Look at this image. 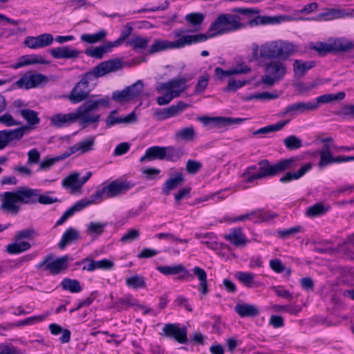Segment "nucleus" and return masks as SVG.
Instances as JSON below:
<instances>
[{"label": "nucleus", "instance_id": "1", "mask_svg": "<svg viewBox=\"0 0 354 354\" xmlns=\"http://www.w3.org/2000/svg\"><path fill=\"white\" fill-rule=\"evenodd\" d=\"M234 14L222 13L212 21L207 33L191 35L194 44L208 39L241 30L247 26L276 24L281 21L280 17L259 16V10L253 8H235Z\"/></svg>", "mask_w": 354, "mask_h": 354}, {"label": "nucleus", "instance_id": "2", "mask_svg": "<svg viewBox=\"0 0 354 354\" xmlns=\"http://www.w3.org/2000/svg\"><path fill=\"white\" fill-rule=\"evenodd\" d=\"M299 160L298 156H292L270 164L268 160L263 159L256 165L248 167L241 176L245 183H253L256 180L273 177L285 171L295 169L299 166Z\"/></svg>", "mask_w": 354, "mask_h": 354}, {"label": "nucleus", "instance_id": "3", "mask_svg": "<svg viewBox=\"0 0 354 354\" xmlns=\"http://www.w3.org/2000/svg\"><path fill=\"white\" fill-rule=\"evenodd\" d=\"M252 49V55L256 60L280 59H287L295 51V45L289 41L277 40L266 42Z\"/></svg>", "mask_w": 354, "mask_h": 354}, {"label": "nucleus", "instance_id": "4", "mask_svg": "<svg viewBox=\"0 0 354 354\" xmlns=\"http://www.w3.org/2000/svg\"><path fill=\"white\" fill-rule=\"evenodd\" d=\"M191 77L186 75L173 78L166 82H160L156 87L158 93H162L167 92L163 95L156 98V102L160 106L169 104V102L176 97H178L182 93L185 92L188 86L187 83Z\"/></svg>", "mask_w": 354, "mask_h": 354}, {"label": "nucleus", "instance_id": "5", "mask_svg": "<svg viewBox=\"0 0 354 354\" xmlns=\"http://www.w3.org/2000/svg\"><path fill=\"white\" fill-rule=\"evenodd\" d=\"M187 31L183 28L175 29L173 31V34L175 37L178 39L174 41L165 39H156L148 50L149 54H154L168 49L182 48L185 46L193 44V39L191 35L183 36V34Z\"/></svg>", "mask_w": 354, "mask_h": 354}, {"label": "nucleus", "instance_id": "6", "mask_svg": "<svg viewBox=\"0 0 354 354\" xmlns=\"http://www.w3.org/2000/svg\"><path fill=\"white\" fill-rule=\"evenodd\" d=\"M312 48L321 56L328 53L347 52L354 48V42L344 37L329 38L327 42H317Z\"/></svg>", "mask_w": 354, "mask_h": 354}, {"label": "nucleus", "instance_id": "7", "mask_svg": "<svg viewBox=\"0 0 354 354\" xmlns=\"http://www.w3.org/2000/svg\"><path fill=\"white\" fill-rule=\"evenodd\" d=\"M77 120H80V124L83 127H86L89 125V122L97 121L96 118H87L84 115L82 111L80 110L79 106L75 113L67 114L57 113L53 115L50 118V124L55 128H63L75 123Z\"/></svg>", "mask_w": 354, "mask_h": 354}, {"label": "nucleus", "instance_id": "8", "mask_svg": "<svg viewBox=\"0 0 354 354\" xmlns=\"http://www.w3.org/2000/svg\"><path fill=\"white\" fill-rule=\"evenodd\" d=\"M287 73L286 65L280 60L270 61L266 65L265 75L261 78L263 84L272 86L283 79Z\"/></svg>", "mask_w": 354, "mask_h": 354}, {"label": "nucleus", "instance_id": "9", "mask_svg": "<svg viewBox=\"0 0 354 354\" xmlns=\"http://www.w3.org/2000/svg\"><path fill=\"white\" fill-rule=\"evenodd\" d=\"M130 182L113 180L108 185L97 189L95 192L100 201L104 198H111L125 194L133 187Z\"/></svg>", "mask_w": 354, "mask_h": 354}, {"label": "nucleus", "instance_id": "10", "mask_svg": "<svg viewBox=\"0 0 354 354\" xmlns=\"http://www.w3.org/2000/svg\"><path fill=\"white\" fill-rule=\"evenodd\" d=\"M53 255L49 254L46 255L44 259L40 262L37 266V268H44L45 270H48L53 275H57L68 269V263L73 260V258L69 255H64L56 259H53Z\"/></svg>", "mask_w": 354, "mask_h": 354}, {"label": "nucleus", "instance_id": "11", "mask_svg": "<svg viewBox=\"0 0 354 354\" xmlns=\"http://www.w3.org/2000/svg\"><path fill=\"white\" fill-rule=\"evenodd\" d=\"M96 77L92 71L86 73L82 78L78 82L71 90L68 99L73 103L77 104L86 100L88 97L90 89L88 88L89 81L93 80Z\"/></svg>", "mask_w": 354, "mask_h": 354}, {"label": "nucleus", "instance_id": "12", "mask_svg": "<svg viewBox=\"0 0 354 354\" xmlns=\"http://www.w3.org/2000/svg\"><path fill=\"white\" fill-rule=\"evenodd\" d=\"M0 211L4 214L16 216L21 210V207L18 205L19 200L15 191L6 192L1 194Z\"/></svg>", "mask_w": 354, "mask_h": 354}, {"label": "nucleus", "instance_id": "13", "mask_svg": "<svg viewBox=\"0 0 354 354\" xmlns=\"http://www.w3.org/2000/svg\"><path fill=\"white\" fill-rule=\"evenodd\" d=\"M245 119L240 118H230V117H209L203 116L199 117L198 120L201 122L203 125L208 126L211 128L221 129L225 128L233 124H238L244 121Z\"/></svg>", "mask_w": 354, "mask_h": 354}, {"label": "nucleus", "instance_id": "14", "mask_svg": "<svg viewBox=\"0 0 354 354\" xmlns=\"http://www.w3.org/2000/svg\"><path fill=\"white\" fill-rule=\"evenodd\" d=\"M109 97L106 95L97 100H88L80 106V110L82 111L84 115L87 118H94L97 119L95 122H89V124H95V128L97 127L100 120V114H90V112L97 111L100 106L108 107L109 105Z\"/></svg>", "mask_w": 354, "mask_h": 354}, {"label": "nucleus", "instance_id": "15", "mask_svg": "<svg viewBox=\"0 0 354 354\" xmlns=\"http://www.w3.org/2000/svg\"><path fill=\"white\" fill-rule=\"evenodd\" d=\"M47 81L48 78L44 75L29 71L15 82L12 86L28 90L37 87L43 82H46Z\"/></svg>", "mask_w": 354, "mask_h": 354}, {"label": "nucleus", "instance_id": "16", "mask_svg": "<svg viewBox=\"0 0 354 354\" xmlns=\"http://www.w3.org/2000/svg\"><path fill=\"white\" fill-rule=\"evenodd\" d=\"M161 335L172 338L179 344H187L188 342L187 328H180L178 324H166L162 328Z\"/></svg>", "mask_w": 354, "mask_h": 354}, {"label": "nucleus", "instance_id": "17", "mask_svg": "<svg viewBox=\"0 0 354 354\" xmlns=\"http://www.w3.org/2000/svg\"><path fill=\"white\" fill-rule=\"evenodd\" d=\"M123 67V62L119 58L111 59L104 61L97 65L91 71L94 75L97 77H102L107 73L117 71Z\"/></svg>", "mask_w": 354, "mask_h": 354}, {"label": "nucleus", "instance_id": "18", "mask_svg": "<svg viewBox=\"0 0 354 354\" xmlns=\"http://www.w3.org/2000/svg\"><path fill=\"white\" fill-rule=\"evenodd\" d=\"M28 129V126H21L15 129L0 131V150L5 149L12 141L21 138Z\"/></svg>", "mask_w": 354, "mask_h": 354}, {"label": "nucleus", "instance_id": "19", "mask_svg": "<svg viewBox=\"0 0 354 354\" xmlns=\"http://www.w3.org/2000/svg\"><path fill=\"white\" fill-rule=\"evenodd\" d=\"M189 104L183 101H178L176 104H173L167 108L157 109L154 111V116L158 120H165L173 118L185 111Z\"/></svg>", "mask_w": 354, "mask_h": 354}, {"label": "nucleus", "instance_id": "20", "mask_svg": "<svg viewBox=\"0 0 354 354\" xmlns=\"http://www.w3.org/2000/svg\"><path fill=\"white\" fill-rule=\"evenodd\" d=\"M156 270L161 274L170 276L178 275V280H188L192 278L190 272L186 269L183 264H178L174 266H158Z\"/></svg>", "mask_w": 354, "mask_h": 354}, {"label": "nucleus", "instance_id": "21", "mask_svg": "<svg viewBox=\"0 0 354 354\" xmlns=\"http://www.w3.org/2000/svg\"><path fill=\"white\" fill-rule=\"evenodd\" d=\"M315 105H313L312 101L307 102H297L295 103L288 105L281 112V115L295 116L304 113L310 112L315 110Z\"/></svg>", "mask_w": 354, "mask_h": 354}, {"label": "nucleus", "instance_id": "22", "mask_svg": "<svg viewBox=\"0 0 354 354\" xmlns=\"http://www.w3.org/2000/svg\"><path fill=\"white\" fill-rule=\"evenodd\" d=\"M54 40L53 36L50 33H43L37 37L29 36L25 39L26 46L32 48H41L50 45Z\"/></svg>", "mask_w": 354, "mask_h": 354}, {"label": "nucleus", "instance_id": "23", "mask_svg": "<svg viewBox=\"0 0 354 354\" xmlns=\"http://www.w3.org/2000/svg\"><path fill=\"white\" fill-rule=\"evenodd\" d=\"M50 55L55 59H76L79 57L81 52L71 47L70 46H63L50 49Z\"/></svg>", "mask_w": 354, "mask_h": 354}, {"label": "nucleus", "instance_id": "24", "mask_svg": "<svg viewBox=\"0 0 354 354\" xmlns=\"http://www.w3.org/2000/svg\"><path fill=\"white\" fill-rule=\"evenodd\" d=\"M15 192L19 203L27 205L37 203L39 189L21 187L17 189Z\"/></svg>", "mask_w": 354, "mask_h": 354}, {"label": "nucleus", "instance_id": "25", "mask_svg": "<svg viewBox=\"0 0 354 354\" xmlns=\"http://www.w3.org/2000/svg\"><path fill=\"white\" fill-rule=\"evenodd\" d=\"M94 143L95 138L92 136L70 147L64 152L67 158L77 151H80L81 153H86L93 149Z\"/></svg>", "mask_w": 354, "mask_h": 354}, {"label": "nucleus", "instance_id": "26", "mask_svg": "<svg viewBox=\"0 0 354 354\" xmlns=\"http://www.w3.org/2000/svg\"><path fill=\"white\" fill-rule=\"evenodd\" d=\"M224 239L236 247H243L248 242L241 227L232 229L228 234L223 236Z\"/></svg>", "mask_w": 354, "mask_h": 354}, {"label": "nucleus", "instance_id": "27", "mask_svg": "<svg viewBox=\"0 0 354 354\" xmlns=\"http://www.w3.org/2000/svg\"><path fill=\"white\" fill-rule=\"evenodd\" d=\"M235 277L248 288H259L263 285L261 281L255 280V274L252 272H237Z\"/></svg>", "mask_w": 354, "mask_h": 354}, {"label": "nucleus", "instance_id": "28", "mask_svg": "<svg viewBox=\"0 0 354 354\" xmlns=\"http://www.w3.org/2000/svg\"><path fill=\"white\" fill-rule=\"evenodd\" d=\"M49 63V61L45 59L39 55H24L21 57L19 60L12 65V68L17 69L30 64H48Z\"/></svg>", "mask_w": 354, "mask_h": 354}, {"label": "nucleus", "instance_id": "29", "mask_svg": "<svg viewBox=\"0 0 354 354\" xmlns=\"http://www.w3.org/2000/svg\"><path fill=\"white\" fill-rule=\"evenodd\" d=\"M312 163L307 162L302 165L297 171L292 172L288 171L283 176H282L279 181L282 183H287L292 180H298L302 176H304L307 172L311 170L312 169Z\"/></svg>", "mask_w": 354, "mask_h": 354}, {"label": "nucleus", "instance_id": "30", "mask_svg": "<svg viewBox=\"0 0 354 354\" xmlns=\"http://www.w3.org/2000/svg\"><path fill=\"white\" fill-rule=\"evenodd\" d=\"M166 156L165 147L153 146L149 147L143 156L140 158V162L145 160H164Z\"/></svg>", "mask_w": 354, "mask_h": 354}, {"label": "nucleus", "instance_id": "31", "mask_svg": "<svg viewBox=\"0 0 354 354\" xmlns=\"http://www.w3.org/2000/svg\"><path fill=\"white\" fill-rule=\"evenodd\" d=\"M251 71L248 66H237L229 70H223L221 67H216L214 70L215 75L218 80H223L234 74H246Z\"/></svg>", "mask_w": 354, "mask_h": 354}, {"label": "nucleus", "instance_id": "32", "mask_svg": "<svg viewBox=\"0 0 354 354\" xmlns=\"http://www.w3.org/2000/svg\"><path fill=\"white\" fill-rule=\"evenodd\" d=\"M185 180L181 173H177L174 177L168 178L162 186V193L165 196H169L171 190L178 187Z\"/></svg>", "mask_w": 354, "mask_h": 354}, {"label": "nucleus", "instance_id": "33", "mask_svg": "<svg viewBox=\"0 0 354 354\" xmlns=\"http://www.w3.org/2000/svg\"><path fill=\"white\" fill-rule=\"evenodd\" d=\"M80 232L77 230L70 227L62 234L60 241L58 243V247L61 250H64L66 245L77 241L80 239Z\"/></svg>", "mask_w": 354, "mask_h": 354}, {"label": "nucleus", "instance_id": "34", "mask_svg": "<svg viewBox=\"0 0 354 354\" xmlns=\"http://www.w3.org/2000/svg\"><path fill=\"white\" fill-rule=\"evenodd\" d=\"M136 306H138V300L135 299L131 295H127L113 302V308H115L118 312H122L130 307Z\"/></svg>", "mask_w": 354, "mask_h": 354}, {"label": "nucleus", "instance_id": "35", "mask_svg": "<svg viewBox=\"0 0 354 354\" xmlns=\"http://www.w3.org/2000/svg\"><path fill=\"white\" fill-rule=\"evenodd\" d=\"M234 310L241 317H254L260 313L255 305L248 304H237Z\"/></svg>", "mask_w": 354, "mask_h": 354}, {"label": "nucleus", "instance_id": "36", "mask_svg": "<svg viewBox=\"0 0 354 354\" xmlns=\"http://www.w3.org/2000/svg\"><path fill=\"white\" fill-rule=\"evenodd\" d=\"M98 202H100V201L97 196L96 192H95V193L92 194L88 198H83L77 201L68 209L71 210V213L74 214L76 212H80L84 208Z\"/></svg>", "mask_w": 354, "mask_h": 354}, {"label": "nucleus", "instance_id": "37", "mask_svg": "<svg viewBox=\"0 0 354 354\" xmlns=\"http://www.w3.org/2000/svg\"><path fill=\"white\" fill-rule=\"evenodd\" d=\"M315 66V62H303L300 59H295L293 62V72L297 77L304 76L306 72Z\"/></svg>", "mask_w": 354, "mask_h": 354}, {"label": "nucleus", "instance_id": "38", "mask_svg": "<svg viewBox=\"0 0 354 354\" xmlns=\"http://www.w3.org/2000/svg\"><path fill=\"white\" fill-rule=\"evenodd\" d=\"M345 93L344 91L338 92L336 94H325L316 97L313 100V105H315V110L317 109L321 104L329 103L333 101L342 100L345 97Z\"/></svg>", "mask_w": 354, "mask_h": 354}, {"label": "nucleus", "instance_id": "39", "mask_svg": "<svg viewBox=\"0 0 354 354\" xmlns=\"http://www.w3.org/2000/svg\"><path fill=\"white\" fill-rule=\"evenodd\" d=\"M48 328L50 333L53 335L62 334L59 339V341L62 344H66L70 342L71 333L68 329L64 328L62 326L54 323L50 324Z\"/></svg>", "mask_w": 354, "mask_h": 354}, {"label": "nucleus", "instance_id": "40", "mask_svg": "<svg viewBox=\"0 0 354 354\" xmlns=\"http://www.w3.org/2000/svg\"><path fill=\"white\" fill-rule=\"evenodd\" d=\"M192 272L195 276H196L199 280V291L201 294L205 295L208 293L207 281V273L205 270L198 266H195L192 269Z\"/></svg>", "mask_w": 354, "mask_h": 354}, {"label": "nucleus", "instance_id": "41", "mask_svg": "<svg viewBox=\"0 0 354 354\" xmlns=\"http://www.w3.org/2000/svg\"><path fill=\"white\" fill-rule=\"evenodd\" d=\"M276 216V214H271L263 209H257L250 212V221L254 223L268 221Z\"/></svg>", "mask_w": 354, "mask_h": 354}, {"label": "nucleus", "instance_id": "42", "mask_svg": "<svg viewBox=\"0 0 354 354\" xmlns=\"http://www.w3.org/2000/svg\"><path fill=\"white\" fill-rule=\"evenodd\" d=\"M289 120H281L275 124H270L253 132L254 136L260 134H268L275 131L281 130L288 123Z\"/></svg>", "mask_w": 354, "mask_h": 354}, {"label": "nucleus", "instance_id": "43", "mask_svg": "<svg viewBox=\"0 0 354 354\" xmlns=\"http://www.w3.org/2000/svg\"><path fill=\"white\" fill-rule=\"evenodd\" d=\"M107 35V31L102 29L94 34L85 33L81 35V41L87 44H95L102 41Z\"/></svg>", "mask_w": 354, "mask_h": 354}, {"label": "nucleus", "instance_id": "44", "mask_svg": "<svg viewBox=\"0 0 354 354\" xmlns=\"http://www.w3.org/2000/svg\"><path fill=\"white\" fill-rule=\"evenodd\" d=\"M80 174L73 173L62 180V185L65 188H70L73 191H77L81 188V184L79 182Z\"/></svg>", "mask_w": 354, "mask_h": 354}, {"label": "nucleus", "instance_id": "45", "mask_svg": "<svg viewBox=\"0 0 354 354\" xmlns=\"http://www.w3.org/2000/svg\"><path fill=\"white\" fill-rule=\"evenodd\" d=\"M196 133L192 126L187 127L179 129L175 133L176 140L192 141L196 137Z\"/></svg>", "mask_w": 354, "mask_h": 354}, {"label": "nucleus", "instance_id": "46", "mask_svg": "<svg viewBox=\"0 0 354 354\" xmlns=\"http://www.w3.org/2000/svg\"><path fill=\"white\" fill-rule=\"evenodd\" d=\"M165 159L171 162L177 161L185 154L182 148L173 146L165 147Z\"/></svg>", "mask_w": 354, "mask_h": 354}, {"label": "nucleus", "instance_id": "47", "mask_svg": "<svg viewBox=\"0 0 354 354\" xmlns=\"http://www.w3.org/2000/svg\"><path fill=\"white\" fill-rule=\"evenodd\" d=\"M60 285L63 290H68L72 293H77L82 290L80 281L77 279L64 278Z\"/></svg>", "mask_w": 354, "mask_h": 354}, {"label": "nucleus", "instance_id": "48", "mask_svg": "<svg viewBox=\"0 0 354 354\" xmlns=\"http://www.w3.org/2000/svg\"><path fill=\"white\" fill-rule=\"evenodd\" d=\"M149 39L140 36H136L126 41V45L132 47L134 50H144L147 48Z\"/></svg>", "mask_w": 354, "mask_h": 354}, {"label": "nucleus", "instance_id": "49", "mask_svg": "<svg viewBox=\"0 0 354 354\" xmlns=\"http://www.w3.org/2000/svg\"><path fill=\"white\" fill-rule=\"evenodd\" d=\"M109 46H106V43L100 46L95 47L93 48H87L85 50V54L91 57H93L97 59H101L104 57L105 53H109Z\"/></svg>", "mask_w": 354, "mask_h": 354}, {"label": "nucleus", "instance_id": "50", "mask_svg": "<svg viewBox=\"0 0 354 354\" xmlns=\"http://www.w3.org/2000/svg\"><path fill=\"white\" fill-rule=\"evenodd\" d=\"M30 247V244L26 241L13 243L7 245L6 251L10 254H17L29 250Z\"/></svg>", "mask_w": 354, "mask_h": 354}, {"label": "nucleus", "instance_id": "51", "mask_svg": "<svg viewBox=\"0 0 354 354\" xmlns=\"http://www.w3.org/2000/svg\"><path fill=\"white\" fill-rule=\"evenodd\" d=\"M20 115L30 125H35L39 123L40 119L37 113L32 109H25L19 111Z\"/></svg>", "mask_w": 354, "mask_h": 354}, {"label": "nucleus", "instance_id": "52", "mask_svg": "<svg viewBox=\"0 0 354 354\" xmlns=\"http://www.w3.org/2000/svg\"><path fill=\"white\" fill-rule=\"evenodd\" d=\"M329 208L325 207L321 203H317L309 207L306 211V216L308 217H317L324 215L328 211Z\"/></svg>", "mask_w": 354, "mask_h": 354}, {"label": "nucleus", "instance_id": "53", "mask_svg": "<svg viewBox=\"0 0 354 354\" xmlns=\"http://www.w3.org/2000/svg\"><path fill=\"white\" fill-rule=\"evenodd\" d=\"M204 19L205 15L201 12H192L185 17L187 23L194 27L200 26Z\"/></svg>", "mask_w": 354, "mask_h": 354}, {"label": "nucleus", "instance_id": "54", "mask_svg": "<svg viewBox=\"0 0 354 354\" xmlns=\"http://www.w3.org/2000/svg\"><path fill=\"white\" fill-rule=\"evenodd\" d=\"M283 144L288 150H296L302 147V141L296 136L292 135L286 138Z\"/></svg>", "mask_w": 354, "mask_h": 354}, {"label": "nucleus", "instance_id": "55", "mask_svg": "<svg viewBox=\"0 0 354 354\" xmlns=\"http://www.w3.org/2000/svg\"><path fill=\"white\" fill-rule=\"evenodd\" d=\"M126 285L133 289L144 288L146 283L143 277L134 275L126 279Z\"/></svg>", "mask_w": 354, "mask_h": 354}, {"label": "nucleus", "instance_id": "56", "mask_svg": "<svg viewBox=\"0 0 354 354\" xmlns=\"http://www.w3.org/2000/svg\"><path fill=\"white\" fill-rule=\"evenodd\" d=\"M106 226V223L91 221L87 225V232L91 235L95 234L99 236L104 232V228Z\"/></svg>", "mask_w": 354, "mask_h": 354}, {"label": "nucleus", "instance_id": "57", "mask_svg": "<svg viewBox=\"0 0 354 354\" xmlns=\"http://www.w3.org/2000/svg\"><path fill=\"white\" fill-rule=\"evenodd\" d=\"M67 157L66 156L65 152L60 154L59 156H57L53 158H48L43 160L39 163V170H47L51 166H53L55 162L66 159Z\"/></svg>", "mask_w": 354, "mask_h": 354}, {"label": "nucleus", "instance_id": "58", "mask_svg": "<svg viewBox=\"0 0 354 354\" xmlns=\"http://www.w3.org/2000/svg\"><path fill=\"white\" fill-rule=\"evenodd\" d=\"M273 309L274 311L279 312V311H285L287 312L291 315H297L299 313L301 310V307L299 305H292V304H288V305H279L276 304L273 306Z\"/></svg>", "mask_w": 354, "mask_h": 354}, {"label": "nucleus", "instance_id": "59", "mask_svg": "<svg viewBox=\"0 0 354 354\" xmlns=\"http://www.w3.org/2000/svg\"><path fill=\"white\" fill-rule=\"evenodd\" d=\"M37 235L38 234L35 229L26 228L17 232L15 236V240L16 241H19L22 239H32Z\"/></svg>", "mask_w": 354, "mask_h": 354}, {"label": "nucleus", "instance_id": "60", "mask_svg": "<svg viewBox=\"0 0 354 354\" xmlns=\"http://www.w3.org/2000/svg\"><path fill=\"white\" fill-rule=\"evenodd\" d=\"M144 84L142 80H138L136 83L133 84L131 86H129L126 88L127 91L131 98V100L138 96Z\"/></svg>", "mask_w": 354, "mask_h": 354}, {"label": "nucleus", "instance_id": "61", "mask_svg": "<svg viewBox=\"0 0 354 354\" xmlns=\"http://www.w3.org/2000/svg\"><path fill=\"white\" fill-rule=\"evenodd\" d=\"M246 81L243 80H235L234 79H230L228 81V83L225 88L223 89L224 92H234L236 91L239 88H241L244 85H245Z\"/></svg>", "mask_w": 354, "mask_h": 354}, {"label": "nucleus", "instance_id": "62", "mask_svg": "<svg viewBox=\"0 0 354 354\" xmlns=\"http://www.w3.org/2000/svg\"><path fill=\"white\" fill-rule=\"evenodd\" d=\"M319 154V167L320 168H324L334 163V156H333L331 152H320Z\"/></svg>", "mask_w": 354, "mask_h": 354}, {"label": "nucleus", "instance_id": "63", "mask_svg": "<svg viewBox=\"0 0 354 354\" xmlns=\"http://www.w3.org/2000/svg\"><path fill=\"white\" fill-rule=\"evenodd\" d=\"M139 236H140L139 230L134 229V228H131V229H129L127 232V233L124 234L122 236L120 241L124 243L132 242L135 240H137L139 238Z\"/></svg>", "mask_w": 354, "mask_h": 354}, {"label": "nucleus", "instance_id": "64", "mask_svg": "<svg viewBox=\"0 0 354 354\" xmlns=\"http://www.w3.org/2000/svg\"><path fill=\"white\" fill-rule=\"evenodd\" d=\"M112 100L120 103L131 100L126 88L122 91H115L112 93Z\"/></svg>", "mask_w": 354, "mask_h": 354}]
</instances>
